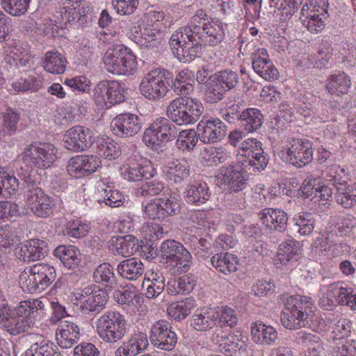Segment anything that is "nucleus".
Returning <instances> with one entry per match:
<instances>
[{
  "mask_svg": "<svg viewBox=\"0 0 356 356\" xmlns=\"http://www.w3.org/2000/svg\"><path fill=\"white\" fill-rule=\"evenodd\" d=\"M54 267L46 263H37L26 268L19 275V285L23 291L39 293L55 280Z\"/></svg>",
  "mask_w": 356,
  "mask_h": 356,
  "instance_id": "1",
  "label": "nucleus"
},
{
  "mask_svg": "<svg viewBox=\"0 0 356 356\" xmlns=\"http://www.w3.org/2000/svg\"><path fill=\"white\" fill-rule=\"evenodd\" d=\"M204 111L202 102L191 97H179L173 99L167 107L168 117L178 125L195 124Z\"/></svg>",
  "mask_w": 356,
  "mask_h": 356,
  "instance_id": "2",
  "label": "nucleus"
},
{
  "mask_svg": "<svg viewBox=\"0 0 356 356\" xmlns=\"http://www.w3.org/2000/svg\"><path fill=\"white\" fill-rule=\"evenodd\" d=\"M169 44L174 56L183 63L193 60L200 51L195 30L188 24L174 31Z\"/></svg>",
  "mask_w": 356,
  "mask_h": 356,
  "instance_id": "3",
  "label": "nucleus"
},
{
  "mask_svg": "<svg viewBox=\"0 0 356 356\" xmlns=\"http://www.w3.org/2000/svg\"><path fill=\"white\" fill-rule=\"evenodd\" d=\"M318 304L325 310L332 311L337 305H346L356 310V293L351 287L335 282L322 285L319 291Z\"/></svg>",
  "mask_w": 356,
  "mask_h": 356,
  "instance_id": "4",
  "label": "nucleus"
},
{
  "mask_svg": "<svg viewBox=\"0 0 356 356\" xmlns=\"http://www.w3.org/2000/svg\"><path fill=\"white\" fill-rule=\"evenodd\" d=\"M103 63L108 72L115 74L132 75L138 68L136 55L124 45L106 50Z\"/></svg>",
  "mask_w": 356,
  "mask_h": 356,
  "instance_id": "5",
  "label": "nucleus"
},
{
  "mask_svg": "<svg viewBox=\"0 0 356 356\" xmlns=\"http://www.w3.org/2000/svg\"><path fill=\"white\" fill-rule=\"evenodd\" d=\"M327 179L336 186L337 202L346 209L356 207V182L348 185L350 175L347 168L332 165L328 168Z\"/></svg>",
  "mask_w": 356,
  "mask_h": 356,
  "instance_id": "6",
  "label": "nucleus"
},
{
  "mask_svg": "<svg viewBox=\"0 0 356 356\" xmlns=\"http://www.w3.org/2000/svg\"><path fill=\"white\" fill-rule=\"evenodd\" d=\"M96 332L104 342L113 343L120 341L127 332L124 315L117 311L104 312L97 319Z\"/></svg>",
  "mask_w": 356,
  "mask_h": 356,
  "instance_id": "7",
  "label": "nucleus"
},
{
  "mask_svg": "<svg viewBox=\"0 0 356 356\" xmlns=\"http://www.w3.org/2000/svg\"><path fill=\"white\" fill-rule=\"evenodd\" d=\"M126 93L123 83L115 80H103L95 86L92 99L99 108L108 109L124 102Z\"/></svg>",
  "mask_w": 356,
  "mask_h": 356,
  "instance_id": "8",
  "label": "nucleus"
},
{
  "mask_svg": "<svg viewBox=\"0 0 356 356\" xmlns=\"http://www.w3.org/2000/svg\"><path fill=\"white\" fill-rule=\"evenodd\" d=\"M181 201L172 190L162 194L159 197L152 199L144 207L147 217L159 221L177 215L181 210Z\"/></svg>",
  "mask_w": 356,
  "mask_h": 356,
  "instance_id": "9",
  "label": "nucleus"
},
{
  "mask_svg": "<svg viewBox=\"0 0 356 356\" xmlns=\"http://www.w3.org/2000/svg\"><path fill=\"white\" fill-rule=\"evenodd\" d=\"M57 148L48 143H31L22 154L23 163L31 170L47 169L56 159Z\"/></svg>",
  "mask_w": 356,
  "mask_h": 356,
  "instance_id": "10",
  "label": "nucleus"
},
{
  "mask_svg": "<svg viewBox=\"0 0 356 356\" xmlns=\"http://www.w3.org/2000/svg\"><path fill=\"white\" fill-rule=\"evenodd\" d=\"M166 72L163 68H155L146 74L139 84L141 95L153 102L163 99L170 90Z\"/></svg>",
  "mask_w": 356,
  "mask_h": 356,
  "instance_id": "11",
  "label": "nucleus"
},
{
  "mask_svg": "<svg viewBox=\"0 0 356 356\" xmlns=\"http://www.w3.org/2000/svg\"><path fill=\"white\" fill-rule=\"evenodd\" d=\"M314 149L310 140L299 138L289 139L280 152L283 161L297 168H302L313 160Z\"/></svg>",
  "mask_w": 356,
  "mask_h": 356,
  "instance_id": "12",
  "label": "nucleus"
},
{
  "mask_svg": "<svg viewBox=\"0 0 356 356\" xmlns=\"http://www.w3.org/2000/svg\"><path fill=\"white\" fill-rule=\"evenodd\" d=\"M161 257L166 263L175 265L181 270L186 272L192 264V256L185 247L175 240L168 239L164 241L160 247Z\"/></svg>",
  "mask_w": 356,
  "mask_h": 356,
  "instance_id": "13",
  "label": "nucleus"
},
{
  "mask_svg": "<svg viewBox=\"0 0 356 356\" xmlns=\"http://www.w3.org/2000/svg\"><path fill=\"white\" fill-rule=\"evenodd\" d=\"M238 153L245 158L243 163L245 168L250 166L260 171L264 170L268 163V158L262 148V143L256 138H248L241 142L238 146Z\"/></svg>",
  "mask_w": 356,
  "mask_h": 356,
  "instance_id": "14",
  "label": "nucleus"
},
{
  "mask_svg": "<svg viewBox=\"0 0 356 356\" xmlns=\"http://www.w3.org/2000/svg\"><path fill=\"white\" fill-rule=\"evenodd\" d=\"M238 74L232 70H221L215 74V80L210 83L206 92L209 102L222 100L226 91L234 88L238 83Z\"/></svg>",
  "mask_w": 356,
  "mask_h": 356,
  "instance_id": "15",
  "label": "nucleus"
},
{
  "mask_svg": "<svg viewBox=\"0 0 356 356\" xmlns=\"http://www.w3.org/2000/svg\"><path fill=\"white\" fill-rule=\"evenodd\" d=\"M195 29V33L200 47H216L225 39L227 24L218 19H212Z\"/></svg>",
  "mask_w": 356,
  "mask_h": 356,
  "instance_id": "16",
  "label": "nucleus"
},
{
  "mask_svg": "<svg viewBox=\"0 0 356 356\" xmlns=\"http://www.w3.org/2000/svg\"><path fill=\"white\" fill-rule=\"evenodd\" d=\"M26 207L37 217L47 218L54 213V200L47 195L40 188H32L27 191L25 199Z\"/></svg>",
  "mask_w": 356,
  "mask_h": 356,
  "instance_id": "17",
  "label": "nucleus"
},
{
  "mask_svg": "<svg viewBox=\"0 0 356 356\" xmlns=\"http://www.w3.org/2000/svg\"><path fill=\"white\" fill-rule=\"evenodd\" d=\"M156 174V169L152 162L143 157L130 158L123 165L122 176L129 181H140L150 179Z\"/></svg>",
  "mask_w": 356,
  "mask_h": 356,
  "instance_id": "18",
  "label": "nucleus"
},
{
  "mask_svg": "<svg viewBox=\"0 0 356 356\" xmlns=\"http://www.w3.org/2000/svg\"><path fill=\"white\" fill-rule=\"evenodd\" d=\"M80 15V3L76 0H62L60 11L57 13L58 21L49 20L45 24L46 31L53 37L58 34L60 29H65L67 24L74 21Z\"/></svg>",
  "mask_w": 356,
  "mask_h": 356,
  "instance_id": "19",
  "label": "nucleus"
},
{
  "mask_svg": "<svg viewBox=\"0 0 356 356\" xmlns=\"http://www.w3.org/2000/svg\"><path fill=\"white\" fill-rule=\"evenodd\" d=\"M101 165V160L98 156L81 154L70 158L67 163L66 168L70 176L81 179L95 172Z\"/></svg>",
  "mask_w": 356,
  "mask_h": 356,
  "instance_id": "20",
  "label": "nucleus"
},
{
  "mask_svg": "<svg viewBox=\"0 0 356 356\" xmlns=\"http://www.w3.org/2000/svg\"><path fill=\"white\" fill-rule=\"evenodd\" d=\"M94 200L99 204L104 203L111 207H121L124 201V195L114 188V183L110 177H104L96 182Z\"/></svg>",
  "mask_w": 356,
  "mask_h": 356,
  "instance_id": "21",
  "label": "nucleus"
},
{
  "mask_svg": "<svg viewBox=\"0 0 356 356\" xmlns=\"http://www.w3.org/2000/svg\"><path fill=\"white\" fill-rule=\"evenodd\" d=\"M149 339L155 347L167 351L173 350L177 343V334L171 325L164 320L156 321L152 325Z\"/></svg>",
  "mask_w": 356,
  "mask_h": 356,
  "instance_id": "22",
  "label": "nucleus"
},
{
  "mask_svg": "<svg viewBox=\"0 0 356 356\" xmlns=\"http://www.w3.org/2000/svg\"><path fill=\"white\" fill-rule=\"evenodd\" d=\"M93 133L86 127L76 125L66 131L63 142L65 147L72 152H82L93 143Z\"/></svg>",
  "mask_w": 356,
  "mask_h": 356,
  "instance_id": "23",
  "label": "nucleus"
},
{
  "mask_svg": "<svg viewBox=\"0 0 356 356\" xmlns=\"http://www.w3.org/2000/svg\"><path fill=\"white\" fill-rule=\"evenodd\" d=\"M81 303V309L83 313L99 312L104 308L108 300L106 291L95 285L85 287L80 296L77 298Z\"/></svg>",
  "mask_w": 356,
  "mask_h": 356,
  "instance_id": "24",
  "label": "nucleus"
},
{
  "mask_svg": "<svg viewBox=\"0 0 356 356\" xmlns=\"http://www.w3.org/2000/svg\"><path fill=\"white\" fill-rule=\"evenodd\" d=\"M197 131L202 143H215L225 138L227 126L218 118L203 117L197 126Z\"/></svg>",
  "mask_w": 356,
  "mask_h": 356,
  "instance_id": "25",
  "label": "nucleus"
},
{
  "mask_svg": "<svg viewBox=\"0 0 356 356\" xmlns=\"http://www.w3.org/2000/svg\"><path fill=\"white\" fill-rule=\"evenodd\" d=\"M301 257L302 248L300 242L289 238L279 245L275 261L277 266H284L288 270L296 267Z\"/></svg>",
  "mask_w": 356,
  "mask_h": 356,
  "instance_id": "26",
  "label": "nucleus"
},
{
  "mask_svg": "<svg viewBox=\"0 0 356 356\" xmlns=\"http://www.w3.org/2000/svg\"><path fill=\"white\" fill-rule=\"evenodd\" d=\"M141 127V120L137 115L131 113L119 114L111 122L112 132L120 137L135 136Z\"/></svg>",
  "mask_w": 356,
  "mask_h": 356,
  "instance_id": "27",
  "label": "nucleus"
},
{
  "mask_svg": "<svg viewBox=\"0 0 356 356\" xmlns=\"http://www.w3.org/2000/svg\"><path fill=\"white\" fill-rule=\"evenodd\" d=\"M213 341L218 346L220 353L226 356H240L241 351L245 350V344H239L238 338L231 332L216 328L212 337Z\"/></svg>",
  "mask_w": 356,
  "mask_h": 356,
  "instance_id": "28",
  "label": "nucleus"
},
{
  "mask_svg": "<svg viewBox=\"0 0 356 356\" xmlns=\"http://www.w3.org/2000/svg\"><path fill=\"white\" fill-rule=\"evenodd\" d=\"M252 65L254 71L266 81L276 80L279 77L278 70L269 58L268 51L264 48L258 49L253 54Z\"/></svg>",
  "mask_w": 356,
  "mask_h": 356,
  "instance_id": "29",
  "label": "nucleus"
},
{
  "mask_svg": "<svg viewBox=\"0 0 356 356\" xmlns=\"http://www.w3.org/2000/svg\"><path fill=\"white\" fill-rule=\"evenodd\" d=\"M138 43L145 49H158L164 41L165 30L150 24H141Z\"/></svg>",
  "mask_w": 356,
  "mask_h": 356,
  "instance_id": "30",
  "label": "nucleus"
},
{
  "mask_svg": "<svg viewBox=\"0 0 356 356\" xmlns=\"http://www.w3.org/2000/svg\"><path fill=\"white\" fill-rule=\"evenodd\" d=\"M31 57L30 47L27 43L13 42L5 50L3 60L10 66H26Z\"/></svg>",
  "mask_w": 356,
  "mask_h": 356,
  "instance_id": "31",
  "label": "nucleus"
},
{
  "mask_svg": "<svg viewBox=\"0 0 356 356\" xmlns=\"http://www.w3.org/2000/svg\"><path fill=\"white\" fill-rule=\"evenodd\" d=\"M80 337L79 327L70 321H62L56 331V341L62 348H70Z\"/></svg>",
  "mask_w": 356,
  "mask_h": 356,
  "instance_id": "32",
  "label": "nucleus"
},
{
  "mask_svg": "<svg viewBox=\"0 0 356 356\" xmlns=\"http://www.w3.org/2000/svg\"><path fill=\"white\" fill-rule=\"evenodd\" d=\"M259 217L262 225L268 229L282 232L286 228L288 216L282 209L265 208L259 212Z\"/></svg>",
  "mask_w": 356,
  "mask_h": 356,
  "instance_id": "33",
  "label": "nucleus"
},
{
  "mask_svg": "<svg viewBox=\"0 0 356 356\" xmlns=\"http://www.w3.org/2000/svg\"><path fill=\"white\" fill-rule=\"evenodd\" d=\"M317 180L313 177H308L305 179L302 186L300 188L302 193L307 198L314 200V202H327L332 200V191L329 186L319 183L316 184Z\"/></svg>",
  "mask_w": 356,
  "mask_h": 356,
  "instance_id": "34",
  "label": "nucleus"
},
{
  "mask_svg": "<svg viewBox=\"0 0 356 356\" xmlns=\"http://www.w3.org/2000/svg\"><path fill=\"white\" fill-rule=\"evenodd\" d=\"M47 252L48 246L44 241L33 238L24 243L17 252V257L24 262H29L41 259Z\"/></svg>",
  "mask_w": 356,
  "mask_h": 356,
  "instance_id": "35",
  "label": "nucleus"
},
{
  "mask_svg": "<svg viewBox=\"0 0 356 356\" xmlns=\"http://www.w3.org/2000/svg\"><path fill=\"white\" fill-rule=\"evenodd\" d=\"M163 172L167 179L175 184H181L190 177V165L185 159H175L168 162L163 167Z\"/></svg>",
  "mask_w": 356,
  "mask_h": 356,
  "instance_id": "36",
  "label": "nucleus"
},
{
  "mask_svg": "<svg viewBox=\"0 0 356 356\" xmlns=\"http://www.w3.org/2000/svg\"><path fill=\"white\" fill-rule=\"evenodd\" d=\"M148 339L146 333L138 332L122 343L115 352V356H136L148 346Z\"/></svg>",
  "mask_w": 356,
  "mask_h": 356,
  "instance_id": "37",
  "label": "nucleus"
},
{
  "mask_svg": "<svg viewBox=\"0 0 356 356\" xmlns=\"http://www.w3.org/2000/svg\"><path fill=\"white\" fill-rule=\"evenodd\" d=\"M3 309L0 314V325L11 334H19L26 332L33 324L31 320L26 319L22 316H13L9 307V311Z\"/></svg>",
  "mask_w": 356,
  "mask_h": 356,
  "instance_id": "38",
  "label": "nucleus"
},
{
  "mask_svg": "<svg viewBox=\"0 0 356 356\" xmlns=\"http://www.w3.org/2000/svg\"><path fill=\"white\" fill-rule=\"evenodd\" d=\"M282 299L286 310L293 312L308 321L314 307V302L311 298L298 294L286 298L283 296Z\"/></svg>",
  "mask_w": 356,
  "mask_h": 356,
  "instance_id": "39",
  "label": "nucleus"
},
{
  "mask_svg": "<svg viewBox=\"0 0 356 356\" xmlns=\"http://www.w3.org/2000/svg\"><path fill=\"white\" fill-rule=\"evenodd\" d=\"M252 341L261 346H272L278 339V332L272 325H266L261 321H256L251 325Z\"/></svg>",
  "mask_w": 356,
  "mask_h": 356,
  "instance_id": "40",
  "label": "nucleus"
},
{
  "mask_svg": "<svg viewBox=\"0 0 356 356\" xmlns=\"http://www.w3.org/2000/svg\"><path fill=\"white\" fill-rule=\"evenodd\" d=\"M211 266L219 273L229 275L235 273L239 266L238 257L232 253L225 252L213 254L211 259Z\"/></svg>",
  "mask_w": 356,
  "mask_h": 356,
  "instance_id": "41",
  "label": "nucleus"
},
{
  "mask_svg": "<svg viewBox=\"0 0 356 356\" xmlns=\"http://www.w3.org/2000/svg\"><path fill=\"white\" fill-rule=\"evenodd\" d=\"M54 255L68 269L74 270L78 268L81 262V252L74 245H58L54 250Z\"/></svg>",
  "mask_w": 356,
  "mask_h": 356,
  "instance_id": "42",
  "label": "nucleus"
},
{
  "mask_svg": "<svg viewBox=\"0 0 356 356\" xmlns=\"http://www.w3.org/2000/svg\"><path fill=\"white\" fill-rule=\"evenodd\" d=\"M165 277L159 271L149 270L145 274L143 287L147 298H154L161 294L165 288Z\"/></svg>",
  "mask_w": 356,
  "mask_h": 356,
  "instance_id": "43",
  "label": "nucleus"
},
{
  "mask_svg": "<svg viewBox=\"0 0 356 356\" xmlns=\"http://www.w3.org/2000/svg\"><path fill=\"white\" fill-rule=\"evenodd\" d=\"M352 82L350 76L345 72L330 75L325 83L326 91L332 95L339 97L347 94L351 87Z\"/></svg>",
  "mask_w": 356,
  "mask_h": 356,
  "instance_id": "44",
  "label": "nucleus"
},
{
  "mask_svg": "<svg viewBox=\"0 0 356 356\" xmlns=\"http://www.w3.org/2000/svg\"><path fill=\"white\" fill-rule=\"evenodd\" d=\"M108 249L114 254L129 257L136 251V238L127 235L125 236H113L108 241Z\"/></svg>",
  "mask_w": 356,
  "mask_h": 356,
  "instance_id": "45",
  "label": "nucleus"
},
{
  "mask_svg": "<svg viewBox=\"0 0 356 356\" xmlns=\"http://www.w3.org/2000/svg\"><path fill=\"white\" fill-rule=\"evenodd\" d=\"M216 311L213 307H204L197 309L193 315L191 324L197 331H207L211 329L216 321Z\"/></svg>",
  "mask_w": 356,
  "mask_h": 356,
  "instance_id": "46",
  "label": "nucleus"
},
{
  "mask_svg": "<svg viewBox=\"0 0 356 356\" xmlns=\"http://www.w3.org/2000/svg\"><path fill=\"white\" fill-rule=\"evenodd\" d=\"M117 270L123 278L136 280L143 275L144 266L140 259L132 257L121 261Z\"/></svg>",
  "mask_w": 356,
  "mask_h": 356,
  "instance_id": "47",
  "label": "nucleus"
},
{
  "mask_svg": "<svg viewBox=\"0 0 356 356\" xmlns=\"http://www.w3.org/2000/svg\"><path fill=\"white\" fill-rule=\"evenodd\" d=\"M184 193L188 203L197 205L204 204L211 197L209 186L204 181L188 185Z\"/></svg>",
  "mask_w": 356,
  "mask_h": 356,
  "instance_id": "48",
  "label": "nucleus"
},
{
  "mask_svg": "<svg viewBox=\"0 0 356 356\" xmlns=\"http://www.w3.org/2000/svg\"><path fill=\"white\" fill-rule=\"evenodd\" d=\"M67 61L65 56L58 51H47L42 60L44 69L53 74H62L66 70Z\"/></svg>",
  "mask_w": 356,
  "mask_h": 356,
  "instance_id": "49",
  "label": "nucleus"
},
{
  "mask_svg": "<svg viewBox=\"0 0 356 356\" xmlns=\"http://www.w3.org/2000/svg\"><path fill=\"white\" fill-rule=\"evenodd\" d=\"M238 117L248 133H252L258 130L264 121L263 114L257 108H248L243 111Z\"/></svg>",
  "mask_w": 356,
  "mask_h": 356,
  "instance_id": "50",
  "label": "nucleus"
},
{
  "mask_svg": "<svg viewBox=\"0 0 356 356\" xmlns=\"http://www.w3.org/2000/svg\"><path fill=\"white\" fill-rule=\"evenodd\" d=\"M35 342L31 346L29 351L32 356H60L57 346L40 334H33Z\"/></svg>",
  "mask_w": 356,
  "mask_h": 356,
  "instance_id": "51",
  "label": "nucleus"
},
{
  "mask_svg": "<svg viewBox=\"0 0 356 356\" xmlns=\"http://www.w3.org/2000/svg\"><path fill=\"white\" fill-rule=\"evenodd\" d=\"M195 307V299L188 297L170 304L167 308V313L171 318L175 321H181L191 314Z\"/></svg>",
  "mask_w": 356,
  "mask_h": 356,
  "instance_id": "52",
  "label": "nucleus"
},
{
  "mask_svg": "<svg viewBox=\"0 0 356 356\" xmlns=\"http://www.w3.org/2000/svg\"><path fill=\"white\" fill-rule=\"evenodd\" d=\"M229 156L222 147H206L200 152V159L204 165L213 166L224 163Z\"/></svg>",
  "mask_w": 356,
  "mask_h": 356,
  "instance_id": "53",
  "label": "nucleus"
},
{
  "mask_svg": "<svg viewBox=\"0 0 356 356\" xmlns=\"http://www.w3.org/2000/svg\"><path fill=\"white\" fill-rule=\"evenodd\" d=\"M44 78L42 74L33 72L26 78H20L11 84L12 90L14 92L19 91H38L42 88Z\"/></svg>",
  "mask_w": 356,
  "mask_h": 356,
  "instance_id": "54",
  "label": "nucleus"
},
{
  "mask_svg": "<svg viewBox=\"0 0 356 356\" xmlns=\"http://www.w3.org/2000/svg\"><path fill=\"white\" fill-rule=\"evenodd\" d=\"M93 279L96 283L109 289H113L116 284L114 268L108 263L101 264L96 268L93 273Z\"/></svg>",
  "mask_w": 356,
  "mask_h": 356,
  "instance_id": "55",
  "label": "nucleus"
},
{
  "mask_svg": "<svg viewBox=\"0 0 356 356\" xmlns=\"http://www.w3.org/2000/svg\"><path fill=\"white\" fill-rule=\"evenodd\" d=\"M334 227L341 236L353 238L356 237V217L353 215L336 217Z\"/></svg>",
  "mask_w": 356,
  "mask_h": 356,
  "instance_id": "56",
  "label": "nucleus"
},
{
  "mask_svg": "<svg viewBox=\"0 0 356 356\" xmlns=\"http://www.w3.org/2000/svg\"><path fill=\"white\" fill-rule=\"evenodd\" d=\"M43 308L44 304L39 299H29L21 301L15 311L17 315L31 320V323H33L38 311Z\"/></svg>",
  "mask_w": 356,
  "mask_h": 356,
  "instance_id": "57",
  "label": "nucleus"
},
{
  "mask_svg": "<svg viewBox=\"0 0 356 356\" xmlns=\"http://www.w3.org/2000/svg\"><path fill=\"white\" fill-rule=\"evenodd\" d=\"M152 129H155L163 144L174 139L176 136V127L165 118H159L152 124Z\"/></svg>",
  "mask_w": 356,
  "mask_h": 356,
  "instance_id": "58",
  "label": "nucleus"
},
{
  "mask_svg": "<svg viewBox=\"0 0 356 356\" xmlns=\"http://www.w3.org/2000/svg\"><path fill=\"white\" fill-rule=\"evenodd\" d=\"M327 17L300 12V20L309 32L313 34L321 33L325 27V20Z\"/></svg>",
  "mask_w": 356,
  "mask_h": 356,
  "instance_id": "59",
  "label": "nucleus"
},
{
  "mask_svg": "<svg viewBox=\"0 0 356 356\" xmlns=\"http://www.w3.org/2000/svg\"><path fill=\"white\" fill-rule=\"evenodd\" d=\"M216 314V321L220 325L221 329L223 327L227 326L233 327L236 325L238 323V315L236 310L228 306L222 305L213 307Z\"/></svg>",
  "mask_w": 356,
  "mask_h": 356,
  "instance_id": "60",
  "label": "nucleus"
},
{
  "mask_svg": "<svg viewBox=\"0 0 356 356\" xmlns=\"http://www.w3.org/2000/svg\"><path fill=\"white\" fill-rule=\"evenodd\" d=\"M198 137V134L194 129L183 130L177 136L176 146L183 152H190L196 146Z\"/></svg>",
  "mask_w": 356,
  "mask_h": 356,
  "instance_id": "61",
  "label": "nucleus"
},
{
  "mask_svg": "<svg viewBox=\"0 0 356 356\" xmlns=\"http://www.w3.org/2000/svg\"><path fill=\"white\" fill-rule=\"evenodd\" d=\"M97 148L98 154L109 161L116 159L121 154L119 145L109 138L103 139Z\"/></svg>",
  "mask_w": 356,
  "mask_h": 356,
  "instance_id": "62",
  "label": "nucleus"
},
{
  "mask_svg": "<svg viewBox=\"0 0 356 356\" xmlns=\"http://www.w3.org/2000/svg\"><path fill=\"white\" fill-rule=\"evenodd\" d=\"M31 0H0L2 8L12 16L24 15L29 8Z\"/></svg>",
  "mask_w": 356,
  "mask_h": 356,
  "instance_id": "63",
  "label": "nucleus"
},
{
  "mask_svg": "<svg viewBox=\"0 0 356 356\" xmlns=\"http://www.w3.org/2000/svg\"><path fill=\"white\" fill-rule=\"evenodd\" d=\"M225 181L229 190L238 192L246 188L248 185L247 175L243 172L232 170L225 175Z\"/></svg>",
  "mask_w": 356,
  "mask_h": 356,
  "instance_id": "64",
  "label": "nucleus"
}]
</instances>
